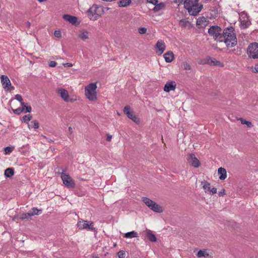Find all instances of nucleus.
<instances>
[{
  "instance_id": "obj_1",
  "label": "nucleus",
  "mask_w": 258,
  "mask_h": 258,
  "mask_svg": "<svg viewBox=\"0 0 258 258\" xmlns=\"http://www.w3.org/2000/svg\"><path fill=\"white\" fill-rule=\"evenodd\" d=\"M223 41L224 42L228 47H233L237 44V38L234 29L232 27H228L225 29L223 32Z\"/></svg>"
},
{
  "instance_id": "obj_2",
  "label": "nucleus",
  "mask_w": 258,
  "mask_h": 258,
  "mask_svg": "<svg viewBox=\"0 0 258 258\" xmlns=\"http://www.w3.org/2000/svg\"><path fill=\"white\" fill-rule=\"evenodd\" d=\"M183 3L190 15H197L203 9V5L198 3V0H184Z\"/></svg>"
},
{
  "instance_id": "obj_3",
  "label": "nucleus",
  "mask_w": 258,
  "mask_h": 258,
  "mask_svg": "<svg viewBox=\"0 0 258 258\" xmlns=\"http://www.w3.org/2000/svg\"><path fill=\"white\" fill-rule=\"evenodd\" d=\"M97 87L96 83H91L85 87V96L92 102H95L97 100Z\"/></svg>"
},
{
  "instance_id": "obj_4",
  "label": "nucleus",
  "mask_w": 258,
  "mask_h": 258,
  "mask_svg": "<svg viewBox=\"0 0 258 258\" xmlns=\"http://www.w3.org/2000/svg\"><path fill=\"white\" fill-rule=\"evenodd\" d=\"M89 18L91 20H96L103 13V8L96 5H93L87 12Z\"/></svg>"
},
{
  "instance_id": "obj_5",
  "label": "nucleus",
  "mask_w": 258,
  "mask_h": 258,
  "mask_svg": "<svg viewBox=\"0 0 258 258\" xmlns=\"http://www.w3.org/2000/svg\"><path fill=\"white\" fill-rule=\"evenodd\" d=\"M222 30L219 26H213L208 30L210 35L213 37L214 39L219 42H223V34H221Z\"/></svg>"
},
{
  "instance_id": "obj_6",
  "label": "nucleus",
  "mask_w": 258,
  "mask_h": 258,
  "mask_svg": "<svg viewBox=\"0 0 258 258\" xmlns=\"http://www.w3.org/2000/svg\"><path fill=\"white\" fill-rule=\"evenodd\" d=\"M77 226L79 230H88L93 231H96L95 228L94 227V223L92 221H88L84 220H79L77 224Z\"/></svg>"
},
{
  "instance_id": "obj_7",
  "label": "nucleus",
  "mask_w": 258,
  "mask_h": 258,
  "mask_svg": "<svg viewBox=\"0 0 258 258\" xmlns=\"http://www.w3.org/2000/svg\"><path fill=\"white\" fill-rule=\"evenodd\" d=\"M142 201L148 207L153 211L157 213H161L163 211L162 207L151 199L147 197H143Z\"/></svg>"
},
{
  "instance_id": "obj_8",
  "label": "nucleus",
  "mask_w": 258,
  "mask_h": 258,
  "mask_svg": "<svg viewBox=\"0 0 258 258\" xmlns=\"http://www.w3.org/2000/svg\"><path fill=\"white\" fill-rule=\"evenodd\" d=\"M247 52L249 57L258 58V43L254 42L250 44L247 48Z\"/></svg>"
},
{
  "instance_id": "obj_9",
  "label": "nucleus",
  "mask_w": 258,
  "mask_h": 258,
  "mask_svg": "<svg viewBox=\"0 0 258 258\" xmlns=\"http://www.w3.org/2000/svg\"><path fill=\"white\" fill-rule=\"evenodd\" d=\"M239 20L240 27L242 28H246L251 24L249 19L245 11L242 12L239 14Z\"/></svg>"
},
{
  "instance_id": "obj_10",
  "label": "nucleus",
  "mask_w": 258,
  "mask_h": 258,
  "mask_svg": "<svg viewBox=\"0 0 258 258\" xmlns=\"http://www.w3.org/2000/svg\"><path fill=\"white\" fill-rule=\"evenodd\" d=\"M61 178L63 183L68 187L73 188L75 186L74 180L68 174L63 172L61 173Z\"/></svg>"
},
{
  "instance_id": "obj_11",
  "label": "nucleus",
  "mask_w": 258,
  "mask_h": 258,
  "mask_svg": "<svg viewBox=\"0 0 258 258\" xmlns=\"http://www.w3.org/2000/svg\"><path fill=\"white\" fill-rule=\"evenodd\" d=\"M186 159L187 162L195 168H198L200 166L199 159L196 157L195 154L188 153L186 155Z\"/></svg>"
},
{
  "instance_id": "obj_12",
  "label": "nucleus",
  "mask_w": 258,
  "mask_h": 258,
  "mask_svg": "<svg viewBox=\"0 0 258 258\" xmlns=\"http://www.w3.org/2000/svg\"><path fill=\"white\" fill-rule=\"evenodd\" d=\"M56 93L61 97V99L65 102H73L74 100L70 98L68 91L62 88H57Z\"/></svg>"
},
{
  "instance_id": "obj_13",
  "label": "nucleus",
  "mask_w": 258,
  "mask_h": 258,
  "mask_svg": "<svg viewBox=\"0 0 258 258\" xmlns=\"http://www.w3.org/2000/svg\"><path fill=\"white\" fill-rule=\"evenodd\" d=\"M154 49L156 54L160 56L163 53L166 49L165 43L163 40H159L156 43Z\"/></svg>"
},
{
  "instance_id": "obj_14",
  "label": "nucleus",
  "mask_w": 258,
  "mask_h": 258,
  "mask_svg": "<svg viewBox=\"0 0 258 258\" xmlns=\"http://www.w3.org/2000/svg\"><path fill=\"white\" fill-rule=\"evenodd\" d=\"M124 113L127 117L136 123L140 122V119L135 114L133 111H130V107L125 106L123 109Z\"/></svg>"
},
{
  "instance_id": "obj_15",
  "label": "nucleus",
  "mask_w": 258,
  "mask_h": 258,
  "mask_svg": "<svg viewBox=\"0 0 258 258\" xmlns=\"http://www.w3.org/2000/svg\"><path fill=\"white\" fill-rule=\"evenodd\" d=\"M90 33L86 29H83L78 32V38L84 41H87L90 39Z\"/></svg>"
},
{
  "instance_id": "obj_16",
  "label": "nucleus",
  "mask_w": 258,
  "mask_h": 258,
  "mask_svg": "<svg viewBox=\"0 0 258 258\" xmlns=\"http://www.w3.org/2000/svg\"><path fill=\"white\" fill-rule=\"evenodd\" d=\"M1 79L2 86L4 89L10 90L11 88H12L11 81L7 76L3 75L1 77Z\"/></svg>"
},
{
  "instance_id": "obj_17",
  "label": "nucleus",
  "mask_w": 258,
  "mask_h": 258,
  "mask_svg": "<svg viewBox=\"0 0 258 258\" xmlns=\"http://www.w3.org/2000/svg\"><path fill=\"white\" fill-rule=\"evenodd\" d=\"M176 83L175 81H168L165 84L164 87V91L165 92H169L172 91H174L176 89Z\"/></svg>"
},
{
  "instance_id": "obj_18",
  "label": "nucleus",
  "mask_w": 258,
  "mask_h": 258,
  "mask_svg": "<svg viewBox=\"0 0 258 258\" xmlns=\"http://www.w3.org/2000/svg\"><path fill=\"white\" fill-rule=\"evenodd\" d=\"M62 17L64 20L69 22L72 25H75L79 24L78 18L76 17L70 15H64Z\"/></svg>"
},
{
  "instance_id": "obj_19",
  "label": "nucleus",
  "mask_w": 258,
  "mask_h": 258,
  "mask_svg": "<svg viewBox=\"0 0 258 258\" xmlns=\"http://www.w3.org/2000/svg\"><path fill=\"white\" fill-rule=\"evenodd\" d=\"M163 57L166 62H171L174 58V55L172 51H168L164 54Z\"/></svg>"
},
{
  "instance_id": "obj_20",
  "label": "nucleus",
  "mask_w": 258,
  "mask_h": 258,
  "mask_svg": "<svg viewBox=\"0 0 258 258\" xmlns=\"http://www.w3.org/2000/svg\"><path fill=\"white\" fill-rule=\"evenodd\" d=\"M218 174L219 175V178L220 180H224L227 178V171L224 168H219L218 169Z\"/></svg>"
},
{
  "instance_id": "obj_21",
  "label": "nucleus",
  "mask_w": 258,
  "mask_h": 258,
  "mask_svg": "<svg viewBox=\"0 0 258 258\" xmlns=\"http://www.w3.org/2000/svg\"><path fill=\"white\" fill-rule=\"evenodd\" d=\"M196 24L200 27H205L208 25V21L204 17H199L197 19Z\"/></svg>"
},
{
  "instance_id": "obj_22",
  "label": "nucleus",
  "mask_w": 258,
  "mask_h": 258,
  "mask_svg": "<svg viewBox=\"0 0 258 258\" xmlns=\"http://www.w3.org/2000/svg\"><path fill=\"white\" fill-rule=\"evenodd\" d=\"M146 235L149 240L151 242H156L157 241V238L156 236L152 233V232L149 229H147L145 231Z\"/></svg>"
},
{
  "instance_id": "obj_23",
  "label": "nucleus",
  "mask_w": 258,
  "mask_h": 258,
  "mask_svg": "<svg viewBox=\"0 0 258 258\" xmlns=\"http://www.w3.org/2000/svg\"><path fill=\"white\" fill-rule=\"evenodd\" d=\"M207 62H208V63H209L210 65H212V66H221V67L223 66L222 63L220 61H218V60H216L215 59H213V58H209L208 59Z\"/></svg>"
},
{
  "instance_id": "obj_24",
  "label": "nucleus",
  "mask_w": 258,
  "mask_h": 258,
  "mask_svg": "<svg viewBox=\"0 0 258 258\" xmlns=\"http://www.w3.org/2000/svg\"><path fill=\"white\" fill-rule=\"evenodd\" d=\"M139 235L138 233L135 231L127 232L124 234V237L126 238H131L134 237H138Z\"/></svg>"
},
{
  "instance_id": "obj_25",
  "label": "nucleus",
  "mask_w": 258,
  "mask_h": 258,
  "mask_svg": "<svg viewBox=\"0 0 258 258\" xmlns=\"http://www.w3.org/2000/svg\"><path fill=\"white\" fill-rule=\"evenodd\" d=\"M28 126L29 128H32L34 129H37L39 127V122L36 120H32L28 123Z\"/></svg>"
},
{
  "instance_id": "obj_26",
  "label": "nucleus",
  "mask_w": 258,
  "mask_h": 258,
  "mask_svg": "<svg viewBox=\"0 0 258 258\" xmlns=\"http://www.w3.org/2000/svg\"><path fill=\"white\" fill-rule=\"evenodd\" d=\"M14 169L12 168H8L5 170L4 175L7 177L10 178L14 175Z\"/></svg>"
},
{
  "instance_id": "obj_27",
  "label": "nucleus",
  "mask_w": 258,
  "mask_h": 258,
  "mask_svg": "<svg viewBox=\"0 0 258 258\" xmlns=\"http://www.w3.org/2000/svg\"><path fill=\"white\" fill-rule=\"evenodd\" d=\"M197 256L198 257H207L209 256V254L207 252V250L204 249V250H199L197 254Z\"/></svg>"
},
{
  "instance_id": "obj_28",
  "label": "nucleus",
  "mask_w": 258,
  "mask_h": 258,
  "mask_svg": "<svg viewBox=\"0 0 258 258\" xmlns=\"http://www.w3.org/2000/svg\"><path fill=\"white\" fill-rule=\"evenodd\" d=\"M131 3V0H120L118 3V6L120 7H126L129 6Z\"/></svg>"
},
{
  "instance_id": "obj_29",
  "label": "nucleus",
  "mask_w": 258,
  "mask_h": 258,
  "mask_svg": "<svg viewBox=\"0 0 258 258\" xmlns=\"http://www.w3.org/2000/svg\"><path fill=\"white\" fill-rule=\"evenodd\" d=\"M202 184H203V187L205 192H210L211 189L210 183L207 181H204L202 182Z\"/></svg>"
},
{
  "instance_id": "obj_30",
  "label": "nucleus",
  "mask_w": 258,
  "mask_h": 258,
  "mask_svg": "<svg viewBox=\"0 0 258 258\" xmlns=\"http://www.w3.org/2000/svg\"><path fill=\"white\" fill-rule=\"evenodd\" d=\"M42 213L41 210H38L36 208H33L32 209V210L29 212L30 216H33L34 215H38Z\"/></svg>"
},
{
  "instance_id": "obj_31",
  "label": "nucleus",
  "mask_w": 258,
  "mask_h": 258,
  "mask_svg": "<svg viewBox=\"0 0 258 258\" xmlns=\"http://www.w3.org/2000/svg\"><path fill=\"white\" fill-rule=\"evenodd\" d=\"M238 120L240 121L241 124H245L247 127L251 128L252 127V123L250 121L245 120L242 118H239Z\"/></svg>"
},
{
  "instance_id": "obj_32",
  "label": "nucleus",
  "mask_w": 258,
  "mask_h": 258,
  "mask_svg": "<svg viewBox=\"0 0 258 258\" xmlns=\"http://www.w3.org/2000/svg\"><path fill=\"white\" fill-rule=\"evenodd\" d=\"M21 107L23 109V111L24 113L30 112L32 108L30 106H26L24 102H22Z\"/></svg>"
},
{
  "instance_id": "obj_33",
  "label": "nucleus",
  "mask_w": 258,
  "mask_h": 258,
  "mask_svg": "<svg viewBox=\"0 0 258 258\" xmlns=\"http://www.w3.org/2000/svg\"><path fill=\"white\" fill-rule=\"evenodd\" d=\"M164 8V4L163 3H157L155 5L153 10L155 11H159Z\"/></svg>"
},
{
  "instance_id": "obj_34",
  "label": "nucleus",
  "mask_w": 258,
  "mask_h": 258,
  "mask_svg": "<svg viewBox=\"0 0 258 258\" xmlns=\"http://www.w3.org/2000/svg\"><path fill=\"white\" fill-rule=\"evenodd\" d=\"M179 25L182 27H185L188 26L190 25V23L188 21L182 19L179 21Z\"/></svg>"
},
{
  "instance_id": "obj_35",
  "label": "nucleus",
  "mask_w": 258,
  "mask_h": 258,
  "mask_svg": "<svg viewBox=\"0 0 258 258\" xmlns=\"http://www.w3.org/2000/svg\"><path fill=\"white\" fill-rule=\"evenodd\" d=\"M32 118V115H30V114H27V115H24L23 118H22V120L27 123L28 124V123H29V121H30L31 119Z\"/></svg>"
},
{
  "instance_id": "obj_36",
  "label": "nucleus",
  "mask_w": 258,
  "mask_h": 258,
  "mask_svg": "<svg viewBox=\"0 0 258 258\" xmlns=\"http://www.w3.org/2000/svg\"><path fill=\"white\" fill-rule=\"evenodd\" d=\"M29 214H30L29 212H28L27 213H23L20 215V219H22V220H24L25 219H29V218L31 217L30 215H29Z\"/></svg>"
},
{
  "instance_id": "obj_37",
  "label": "nucleus",
  "mask_w": 258,
  "mask_h": 258,
  "mask_svg": "<svg viewBox=\"0 0 258 258\" xmlns=\"http://www.w3.org/2000/svg\"><path fill=\"white\" fill-rule=\"evenodd\" d=\"M13 149H14V148L11 147H7L5 148V149H4L5 154L6 155L10 154V153H11L13 151Z\"/></svg>"
},
{
  "instance_id": "obj_38",
  "label": "nucleus",
  "mask_w": 258,
  "mask_h": 258,
  "mask_svg": "<svg viewBox=\"0 0 258 258\" xmlns=\"http://www.w3.org/2000/svg\"><path fill=\"white\" fill-rule=\"evenodd\" d=\"M182 67H183V69L187 71V70H191L190 66L187 62H183Z\"/></svg>"
},
{
  "instance_id": "obj_39",
  "label": "nucleus",
  "mask_w": 258,
  "mask_h": 258,
  "mask_svg": "<svg viewBox=\"0 0 258 258\" xmlns=\"http://www.w3.org/2000/svg\"><path fill=\"white\" fill-rule=\"evenodd\" d=\"M117 256L119 258H124L125 252L123 250H120L117 252Z\"/></svg>"
},
{
  "instance_id": "obj_40",
  "label": "nucleus",
  "mask_w": 258,
  "mask_h": 258,
  "mask_svg": "<svg viewBox=\"0 0 258 258\" xmlns=\"http://www.w3.org/2000/svg\"><path fill=\"white\" fill-rule=\"evenodd\" d=\"M13 111L15 114H20L22 112H23L22 108H18L15 109H13Z\"/></svg>"
},
{
  "instance_id": "obj_41",
  "label": "nucleus",
  "mask_w": 258,
  "mask_h": 258,
  "mask_svg": "<svg viewBox=\"0 0 258 258\" xmlns=\"http://www.w3.org/2000/svg\"><path fill=\"white\" fill-rule=\"evenodd\" d=\"M138 32L141 34H143L146 33L147 29L145 27H141L138 29Z\"/></svg>"
},
{
  "instance_id": "obj_42",
  "label": "nucleus",
  "mask_w": 258,
  "mask_h": 258,
  "mask_svg": "<svg viewBox=\"0 0 258 258\" xmlns=\"http://www.w3.org/2000/svg\"><path fill=\"white\" fill-rule=\"evenodd\" d=\"M54 35L57 38H60L61 37V32L60 30H56L54 32Z\"/></svg>"
},
{
  "instance_id": "obj_43",
  "label": "nucleus",
  "mask_w": 258,
  "mask_h": 258,
  "mask_svg": "<svg viewBox=\"0 0 258 258\" xmlns=\"http://www.w3.org/2000/svg\"><path fill=\"white\" fill-rule=\"evenodd\" d=\"M15 98L18 101H19L20 103H21V105H22V102H23V99H22V96L19 95V94H17L16 96H15Z\"/></svg>"
},
{
  "instance_id": "obj_44",
  "label": "nucleus",
  "mask_w": 258,
  "mask_h": 258,
  "mask_svg": "<svg viewBox=\"0 0 258 258\" xmlns=\"http://www.w3.org/2000/svg\"><path fill=\"white\" fill-rule=\"evenodd\" d=\"M48 65L50 67L53 68L56 66V62L55 61L51 60L48 62Z\"/></svg>"
},
{
  "instance_id": "obj_45",
  "label": "nucleus",
  "mask_w": 258,
  "mask_h": 258,
  "mask_svg": "<svg viewBox=\"0 0 258 258\" xmlns=\"http://www.w3.org/2000/svg\"><path fill=\"white\" fill-rule=\"evenodd\" d=\"M112 138V136L111 135H110L108 133L106 134V140L107 142H110Z\"/></svg>"
},
{
  "instance_id": "obj_46",
  "label": "nucleus",
  "mask_w": 258,
  "mask_h": 258,
  "mask_svg": "<svg viewBox=\"0 0 258 258\" xmlns=\"http://www.w3.org/2000/svg\"><path fill=\"white\" fill-rule=\"evenodd\" d=\"M225 195H226L225 190L224 188H223L221 190V191H220L218 192V195H219V197H223V196H224Z\"/></svg>"
},
{
  "instance_id": "obj_47",
  "label": "nucleus",
  "mask_w": 258,
  "mask_h": 258,
  "mask_svg": "<svg viewBox=\"0 0 258 258\" xmlns=\"http://www.w3.org/2000/svg\"><path fill=\"white\" fill-rule=\"evenodd\" d=\"M147 2L149 3L153 4L154 5H155L158 3V0H147Z\"/></svg>"
},
{
  "instance_id": "obj_48",
  "label": "nucleus",
  "mask_w": 258,
  "mask_h": 258,
  "mask_svg": "<svg viewBox=\"0 0 258 258\" xmlns=\"http://www.w3.org/2000/svg\"><path fill=\"white\" fill-rule=\"evenodd\" d=\"M62 64L64 67H72L73 66L72 63L69 62L63 63Z\"/></svg>"
},
{
  "instance_id": "obj_49",
  "label": "nucleus",
  "mask_w": 258,
  "mask_h": 258,
  "mask_svg": "<svg viewBox=\"0 0 258 258\" xmlns=\"http://www.w3.org/2000/svg\"><path fill=\"white\" fill-rule=\"evenodd\" d=\"M212 194H216L217 192V188L215 187H213L211 188L210 191Z\"/></svg>"
},
{
  "instance_id": "obj_50",
  "label": "nucleus",
  "mask_w": 258,
  "mask_h": 258,
  "mask_svg": "<svg viewBox=\"0 0 258 258\" xmlns=\"http://www.w3.org/2000/svg\"><path fill=\"white\" fill-rule=\"evenodd\" d=\"M174 2L176 4H178V5H180V4H182L184 0H174Z\"/></svg>"
},
{
  "instance_id": "obj_51",
  "label": "nucleus",
  "mask_w": 258,
  "mask_h": 258,
  "mask_svg": "<svg viewBox=\"0 0 258 258\" xmlns=\"http://www.w3.org/2000/svg\"><path fill=\"white\" fill-rule=\"evenodd\" d=\"M254 70L256 73H258V63L255 65Z\"/></svg>"
},
{
  "instance_id": "obj_52",
  "label": "nucleus",
  "mask_w": 258,
  "mask_h": 258,
  "mask_svg": "<svg viewBox=\"0 0 258 258\" xmlns=\"http://www.w3.org/2000/svg\"><path fill=\"white\" fill-rule=\"evenodd\" d=\"M39 2L40 3H42V2H45L46 1V0H38Z\"/></svg>"
},
{
  "instance_id": "obj_53",
  "label": "nucleus",
  "mask_w": 258,
  "mask_h": 258,
  "mask_svg": "<svg viewBox=\"0 0 258 258\" xmlns=\"http://www.w3.org/2000/svg\"><path fill=\"white\" fill-rule=\"evenodd\" d=\"M113 246H114V247H115V246H116V243H114V245H113Z\"/></svg>"
},
{
  "instance_id": "obj_54",
  "label": "nucleus",
  "mask_w": 258,
  "mask_h": 258,
  "mask_svg": "<svg viewBox=\"0 0 258 258\" xmlns=\"http://www.w3.org/2000/svg\"><path fill=\"white\" fill-rule=\"evenodd\" d=\"M97 258H99V257H97Z\"/></svg>"
}]
</instances>
